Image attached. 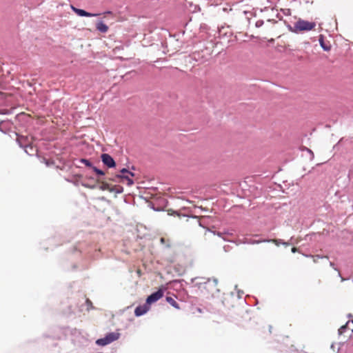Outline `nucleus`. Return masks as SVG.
Masks as SVG:
<instances>
[{
  "instance_id": "obj_1",
  "label": "nucleus",
  "mask_w": 353,
  "mask_h": 353,
  "mask_svg": "<svg viewBox=\"0 0 353 353\" xmlns=\"http://www.w3.org/2000/svg\"><path fill=\"white\" fill-rule=\"evenodd\" d=\"M288 29L294 33H299L301 32H307L313 30L316 27L315 22H310L308 21L299 19L295 23L294 26H288Z\"/></svg>"
},
{
  "instance_id": "obj_2",
  "label": "nucleus",
  "mask_w": 353,
  "mask_h": 353,
  "mask_svg": "<svg viewBox=\"0 0 353 353\" xmlns=\"http://www.w3.org/2000/svg\"><path fill=\"white\" fill-rule=\"evenodd\" d=\"M134 176V174L133 172L128 171L125 168H123L121 170L120 173L115 176V178L120 179L122 182L126 181L128 185L131 186L134 184V181L132 179Z\"/></svg>"
},
{
  "instance_id": "obj_3",
  "label": "nucleus",
  "mask_w": 353,
  "mask_h": 353,
  "mask_svg": "<svg viewBox=\"0 0 353 353\" xmlns=\"http://www.w3.org/2000/svg\"><path fill=\"white\" fill-rule=\"evenodd\" d=\"M119 337V333L111 332L108 334L104 338H101L98 339L96 341V343L99 345L104 346L116 340H117Z\"/></svg>"
},
{
  "instance_id": "obj_4",
  "label": "nucleus",
  "mask_w": 353,
  "mask_h": 353,
  "mask_svg": "<svg viewBox=\"0 0 353 353\" xmlns=\"http://www.w3.org/2000/svg\"><path fill=\"white\" fill-rule=\"evenodd\" d=\"M163 296V292L160 289L148 296L146 299V303L150 305L161 299Z\"/></svg>"
},
{
  "instance_id": "obj_5",
  "label": "nucleus",
  "mask_w": 353,
  "mask_h": 353,
  "mask_svg": "<svg viewBox=\"0 0 353 353\" xmlns=\"http://www.w3.org/2000/svg\"><path fill=\"white\" fill-rule=\"evenodd\" d=\"M101 161L104 165L108 168H114L116 165L115 161L113 158L108 154H102L101 156Z\"/></svg>"
},
{
  "instance_id": "obj_6",
  "label": "nucleus",
  "mask_w": 353,
  "mask_h": 353,
  "mask_svg": "<svg viewBox=\"0 0 353 353\" xmlns=\"http://www.w3.org/2000/svg\"><path fill=\"white\" fill-rule=\"evenodd\" d=\"M71 9L79 16L80 17H97L99 16L100 14L98 13H90L88 12H86L84 10L79 9L77 8H75L73 6H71Z\"/></svg>"
},
{
  "instance_id": "obj_7",
  "label": "nucleus",
  "mask_w": 353,
  "mask_h": 353,
  "mask_svg": "<svg viewBox=\"0 0 353 353\" xmlns=\"http://www.w3.org/2000/svg\"><path fill=\"white\" fill-rule=\"evenodd\" d=\"M17 141L19 145H20V147L24 148L26 149V152H28V151L26 150V148L28 146L30 145L31 141L29 139V138L28 137H25L23 135H19V134H17Z\"/></svg>"
},
{
  "instance_id": "obj_8",
  "label": "nucleus",
  "mask_w": 353,
  "mask_h": 353,
  "mask_svg": "<svg viewBox=\"0 0 353 353\" xmlns=\"http://www.w3.org/2000/svg\"><path fill=\"white\" fill-rule=\"evenodd\" d=\"M148 310L149 307L147 305H139L136 307L134 314L137 316H139L146 313Z\"/></svg>"
},
{
  "instance_id": "obj_9",
  "label": "nucleus",
  "mask_w": 353,
  "mask_h": 353,
  "mask_svg": "<svg viewBox=\"0 0 353 353\" xmlns=\"http://www.w3.org/2000/svg\"><path fill=\"white\" fill-rule=\"evenodd\" d=\"M96 28L99 32L101 33H106L109 30L108 26L106 24H105L102 21H99L96 23Z\"/></svg>"
},
{
  "instance_id": "obj_10",
  "label": "nucleus",
  "mask_w": 353,
  "mask_h": 353,
  "mask_svg": "<svg viewBox=\"0 0 353 353\" xmlns=\"http://www.w3.org/2000/svg\"><path fill=\"white\" fill-rule=\"evenodd\" d=\"M248 14H251L248 11H243V13L241 14L239 19L242 21V23L245 25L246 26H248L250 24V17L248 16Z\"/></svg>"
},
{
  "instance_id": "obj_11",
  "label": "nucleus",
  "mask_w": 353,
  "mask_h": 353,
  "mask_svg": "<svg viewBox=\"0 0 353 353\" xmlns=\"http://www.w3.org/2000/svg\"><path fill=\"white\" fill-rule=\"evenodd\" d=\"M319 44L321 47L325 50V51H329L331 49V46L329 43H326L324 41V37L321 34L319 36Z\"/></svg>"
},
{
  "instance_id": "obj_12",
  "label": "nucleus",
  "mask_w": 353,
  "mask_h": 353,
  "mask_svg": "<svg viewBox=\"0 0 353 353\" xmlns=\"http://www.w3.org/2000/svg\"><path fill=\"white\" fill-rule=\"evenodd\" d=\"M99 189L104 191V190H108L110 192L113 191V188L110 186L109 183L105 181H101V185L99 186Z\"/></svg>"
},
{
  "instance_id": "obj_13",
  "label": "nucleus",
  "mask_w": 353,
  "mask_h": 353,
  "mask_svg": "<svg viewBox=\"0 0 353 353\" xmlns=\"http://www.w3.org/2000/svg\"><path fill=\"white\" fill-rule=\"evenodd\" d=\"M167 302L170 304L172 306L175 307L176 309H180L179 303L176 301V300L171 297V296H167L166 297Z\"/></svg>"
},
{
  "instance_id": "obj_14",
  "label": "nucleus",
  "mask_w": 353,
  "mask_h": 353,
  "mask_svg": "<svg viewBox=\"0 0 353 353\" xmlns=\"http://www.w3.org/2000/svg\"><path fill=\"white\" fill-rule=\"evenodd\" d=\"M217 235L222 238L224 241H231L230 236H232V233L230 232H217Z\"/></svg>"
},
{
  "instance_id": "obj_15",
  "label": "nucleus",
  "mask_w": 353,
  "mask_h": 353,
  "mask_svg": "<svg viewBox=\"0 0 353 353\" xmlns=\"http://www.w3.org/2000/svg\"><path fill=\"white\" fill-rule=\"evenodd\" d=\"M160 241L162 244L165 245L166 248H170L172 246L171 242L169 239L161 237Z\"/></svg>"
},
{
  "instance_id": "obj_16",
  "label": "nucleus",
  "mask_w": 353,
  "mask_h": 353,
  "mask_svg": "<svg viewBox=\"0 0 353 353\" xmlns=\"http://www.w3.org/2000/svg\"><path fill=\"white\" fill-rule=\"evenodd\" d=\"M349 321L344 325H342L339 329V334H343L344 332H345V331L347 330V329L348 328V324H349Z\"/></svg>"
},
{
  "instance_id": "obj_17",
  "label": "nucleus",
  "mask_w": 353,
  "mask_h": 353,
  "mask_svg": "<svg viewBox=\"0 0 353 353\" xmlns=\"http://www.w3.org/2000/svg\"><path fill=\"white\" fill-rule=\"evenodd\" d=\"M310 256L312 257L313 258V261L314 263H316L318 261V259H323V258H326V259H328V257L327 256H322V255H310Z\"/></svg>"
},
{
  "instance_id": "obj_18",
  "label": "nucleus",
  "mask_w": 353,
  "mask_h": 353,
  "mask_svg": "<svg viewBox=\"0 0 353 353\" xmlns=\"http://www.w3.org/2000/svg\"><path fill=\"white\" fill-rule=\"evenodd\" d=\"M81 161L86 166L88 167H92V163H90V161L88 159H82L81 160Z\"/></svg>"
},
{
  "instance_id": "obj_19",
  "label": "nucleus",
  "mask_w": 353,
  "mask_h": 353,
  "mask_svg": "<svg viewBox=\"0 0 353 353\" xmlns=\"http://www.w3.org/2000/svg\"><path fill=\"white\" fill-rule=\"evenodd\" d=\"M92 168H93V170H94V171L97 174H99V175H101V176H103V175H104V174H105V173H104V172H103V171H102V170H101L98 169L97 168H96V167H93Z\"/></svg>"
},
{
  "instance_id": "obj_20",
  "label": "nucleus",
  "mask_w": 353,
  "mask_h": 353,
  "mask_svg": "<svg viewBox=\"0 0 353 353\" xmlns=\"http://www.w3.org/2000/svg\"><path fill=\"white\" fill-rule=\"evenodd\" d=\"M263 25V20H262V19L257 20V21L255 22V26H256V28H260V27H261Z\"/></svg>"
},
{
  "instance_id": "obj_21",
  "label": "nucleus",
  "mask_w": 353,
  "mask_h": 353,
  "mask_svg": "<svg viewBox=\"0 0 353 353\" xmlns=\"http://www.w3.org/2000/svg\"><path fill=\"white\" fill-rule=\"evenodd\" d=\"M330 265L336 271L339 272V276H341V273L337 268L335 267V264L333 262H330Z\"/></svg>"
},
{
  "instance_id": "obj_22",
  "label": "nucleus",
  "mask_w": 353,
  "mask_h": 353,
  "mask_svg": "<svg viewBox=\"0 0 353 353\" xmlns=\"http://www.w3.org/2000/svg\"><path fill=\"white\" fill-rule=\"evenodd\" d=\"M104 17H106V15H113L112 12L111 11H106L103 13Z\"/></svg>"
},
{
  "instance_id": "obj_23",
  "label": "nucleus",
  "mask_w": 353,
  "mask_h": 353,
  "mask_svg": "<svg viewBox=\"0 0 353 353\" xmlns=\"http://www.w3.org/2000/svg\"><path fill=\"white\" fill-rule=\"evenodd\" d=\"M296 251H297V249H296V248H292V252L293 253L296 252Z\"/></svg>"
},
{
  "instance_id": "obj_24",
  "label": "nucleus",
  "mask_w": 353,
  "mask_h": 353,
  "mask_svg": "<svg viewBox=\"0 0 353 353\" xmlns=\"http://www.w3.org/2000/svg\"><path fill=\"white\" fill-rule=\"evenodd\" d=\"M284 245H289V243H283Z\"/></svg>"
},
{
  "instance_id": "obj_25",
  "label": "nucleus",
  "mask_w": 353,
  "mask_h": 353,
  "mask_svg": "<svg viewBox=\"0 0 353 353\" xmlns=\"http://www.w3.org/2000/svg\"><path fill=\"white\" fill-rule=\"evenodd\" d=\"M137 273H138L139 274H141V270H138V271H137Z\"/></svg>"
},
{
  "instance_id": "obj_26",
  "label": "nucleus",
  "mask_w": 353,
  "mask_h": 353,
  "mask_svg": "<svg viewBox=\"0 0 353 353\" xmlns=\"http://www.w3.org/2000/svg\"><path fill=\"white\" fill-rule=\"evenodd\" d=\"M110 180H112V181H115V179H110Z\"/></svg>"
},
{
  "instance_id": "obj_27",
  "label": "nucleus",
  "mask_w": 353,
  "mask_h": 353,
  "mask_svg": "<svg viewBox=\"0 0 353 353\" xmlns=\"http://www.w3.org/2000/svg\"><path fill=\"white\" fill-rule=\"evenodd\" d=\"M351 330H352V331L353 332V328H352V329H351Z\"/></svg>"
},
{
  "instance_id": "obj_28",
  "label": "nucleus",
  "mask_w": 353,
  "mask_h": 353,
  "mask_svg": "<svg viewBox=\"0 0 353 353\" xmlns=\"http://www.w3.org/2000/svg\"><path fill=\"white\" fill-rule=\"evenodd\" d=\"M352 323H353V320L352 321Z\"/></svg>"
}]
</instances>
